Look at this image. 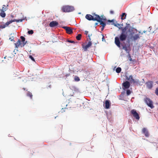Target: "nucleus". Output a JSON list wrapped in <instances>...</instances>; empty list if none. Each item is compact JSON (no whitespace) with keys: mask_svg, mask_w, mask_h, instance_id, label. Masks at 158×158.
I'll use <instances>...</instances> for the list:
<instances>
[{"mask_svg":"<svg viewBox=\"0 0 158 158\" xmlns=\"http://www.w3.org/2000/svg\"><path fill=\"white\" fill-rule=\"evenodd\" d=\"M127 27L125 26L124 27H121L120 28L122 32L119 36V37H116L115 38V43L116 45L119 48L121 47L120 41H125L127 36Z\"/></svg>","mask_w":158,"mask_h":158,"instance_id":"f257e3e1","label":"nucleus"},{"mask_svg":"<svg viewBox=\"0 0 158 158\" xmlns=\"http://www.w3.org/2000/svg\"><path fill=\"white\" fill-rule=\"evenodd\" d=\"M93 16L91 15L87 14L85 16V18L89 20L97 21L98 22L100 19L99 15L94 14Z\"/></svg>","mask_w":158,"mask_h":158,"instance_id":"f03ea898","label":"nucleus"},{"mask_svg":"<svg viewBox=\"0 0 158 158\" xmlns=\"http://www.w3.org/2000/svg\"><path fill=\"white\" fill-rule=\"evenodd\" d=\"M74 10V7L69 6H63L62 8V10L63 12H71Z\"/></svg>","mask_w":158,"mask_h":158,"instance_id":"7ed1b4c3","label":"nucleus"},{"mask_svg":"<svg viewBox=\"0 0 158 158\" xmlns=\"http://www.w3.org/2000/svg\"><path fill=\"white\" fill-rule=\"evenodd\" d=\"M144 101L148 106L151 108L152 109L154 106L153 105V102L149 98H146L144 99Z\"/></svg>","mask_w":158,"mask_h":158,"instance_id":"20e7f679","label":"nucleus"},{"mask_svg":"<svg viewBox=\"0 0 158 158\" xmlns=\"http://www.w3.org/2000/svg\"><path fill=\"white\" fill-rule=\"evenodd\" d=\"M26 44V42L23 43L19 39L18 40L16 43L15 44V48H18V47L21 48L23 47Z\"/></svg>","mask_w":158,"mask_h":158,"instance_id":"39448f33","label":"nucleus"},{"mask_svg":"<svg viewBox=\"0 0 158 158\" xmlns=\"http://www.w3.org/2000/svg\"><path fill=\"white\" fill-rule=\"evenodd\" d=\"M131 113L136 119L137 120L139 119L140 117L139 115L135 110L134 109L132 110L131 111Z\"/></svg>","mask_w":158,"mask_h":158,"instance_id":"423d86ee","label":"nucleus"},{"mask_svg":"<svg viewBox=\"0 0 158 158\" xmlns=\"http://www.w3.org/2000/svg\"><path fill=\"white\" fill-rule=\"evenodd\" d=\"M92 44L91 42H89L87 44L85 45L84 44L82 45V47L84 51H86L90 47Z\"/></svg>","mask_w":158,"mask_h":158,"instance_id":"0eeeda50","label":"nucleus"},{"mask_svg":"<svg viewBox=\"0 0 158 158\" xmlns=\"http://www.w3.org/2000/svg\"><path fill=\"white\" fill-rule=\"evenodd\" d=\"M147 88L149 89H151L153 86V82L152 81H148L146 83Z\"/></svg>","mask_w":158,"mask_h":158,"instance_id":"6e6552de","label":"nucleus"},{"mask_svg":"<svg viewBox=\"0 0 158 158\" xmlns=\"http://www.w3.org/2000/svg\"><path fill=\"white\" fill-rule=\"evenodd\" d=\"M123 88L124 89H127L129 88L130 84L129 81H126L123 83Z\"/></svg>","mask_w":158,"mask_h":158,"instance_id":"1a4fd4ad","label":"nucleus"},{"mask_svg":"<svg viewBox=\"0 0 158 158\" xmlns=\"http://www.w3.org/2000/svg\"><path fill=\"white\" fill-rule=\"evenodd\" d=\"M63 28L65 30L67 33L70 34L73 32L72 29L68 27H63Z\"/></svg>","mask_w":158,"mask_h":158,"instance_id":"9d476101","label":"nucleus"},{"mask_svg":"<svg viewBox=\"0 0 158 158\" xmlns=\"http://www.w3.org/2000/svg\"><path fill=\"white\" fill-rule=\"evenodd\" d=\"M23 20V19H13V20H10L9 21L7 22V25H8L11 23H12L14 22H22Z\"/></svg>","mask_w":158,"mask_h":158,"instance_id":"9b49d317","label":"nucleus"},{"mask_svg":"<svg viewBox=\"0 0 158 158\" xmlns=\"http://www.w3.org/2000/svg\"><path fill=\"white\" fill-rule=\"evenodd\" d=\"M58 24V23L56 21H52L50 23L49 26L50 27H54L57 26Z\"/></svg>","mask_w":158,"mask_h":158,"instance_id":"f8f14e48","label":"nucleus"},{"mask_svg":"<svg viewBox=\"0 0 158 158\" xmlns=\"http://www.w3.org/2000/svg\"><path fill=\"white\" fill-rule=\"evenodd\" d=\"M127 79L131 83H133V84L135 83V80L133 78V77L132 75H130L129 77L127 78Z\"/></svg>","mask_w":158,"mask_h":158,"instance_id":"ddd939ff","label":"nucleus"},{"mask_svg":"<svg viewBox=\"0 0 158 158\" xmlns=\"http://www.w3.org/2000/svg\"><path fill=\"white\" fill-rule=\"evenodd\" d=\"M101 19H100L98 21V22L100 23V25H101L102 27V28L101 29L102 31L103 30L104 27L106 26V23L103 21H102Z\"/></svg>","mask_w":158,"mask_h":158,"instance_id":"4468645a","label":"nucleus"},{"mask_svg":"<svg viewBox=\"0 0 158 158\" xmlns=\"http://www.w3.org/2000/svg\"><path fill=\"white\" fill-rule=\"evenodd\" d=\"M139 35V34H135L134 36H131V38L133 40L135 41L140 38Z\"/></svg>","mask_w":158,"mask_h":158,"instance_id":"2eb2a0df","label":"nucleus"},{"mask_svg":"<svg viewBox=\"0 0 158 158\" xmlns=\"http://www.w3.org/2000/svg\"><path fill=\"white\" fill-rule=\"evenodd\" d=\"M5 60H3V61H5L6 62H10L12 58L11 57L7 56H6L4 57Z\"/></svg>","mask_w":158,"mask_h":158,"instance_id":"dca6fc26","label":"nucleus"},{"mask_svg":"<svg viewBox=\"0 0 158 158\" xmlns=\"http://www.w3.org/2000/svg\"><path fill=\"white\" fill-rule=\"evenodd\" d=\"M142 132L144 134L146 137H148L149 135V134L148 131L145 128H143L142 130Z\"/></svg>","mask_w":158,"mask_h":158,"instance_id":"f3484780","label":"nucleus"},{"mask_svg":"<svg viewBox=\"0 0 158 158\" xmlns=\"http://www.w3.org/2000/svg\"><path fill=\"white\" fill-rule=\"evenodd\" d=\"M135 29L134 28L130 27V29L128 30V32L130 33V35H132L134 33V32L133 31Z\"/></svg>","mask_w":158,"mask_h":158,"instance_id":"a211bd4d","label":"nucleus"},{"mask_svg":"<svg viewBox=\"0 0 158 158\" xmlns=\"http://www.w3.org/2000/svg\"><path fill=\"white\" fill-rule=\"evenodd\" d=\"M128 48H130V46L127 47L126 45H123V48L127 52L129 53V51H128Z\"/></svg>","mask_w":158,"mask_h":158,"instance_id":"6ab92c4d","label":"nucleus"},{"mask_svg":"<svg viewBox=\"0 0 158 158\" xmlns=\"http://www.w3.org/2000/svg\"><path fill=\"white\" fill-rule=\"evenodd\" d=\"M8 25H7V22L5 24H2V23H0V28L3 29L8 26Z\"/></svg>","mask_w":158,"mask_h":158,"instance_id":"aec40b11","label":"nucleus"},{"mask_svg":"<svg viewBox=\"0 0 158 158\" xmlns=\"http://www.w3.org/2000/svg\"><path fill=\"white\" fill-rule=\"evenodd\" d=\"M110 107V102L109 101L106 100L105 102V108L108 109Z\"/></svg>","mask_w":158,"mask_h":158,"instance_id":"412c9836","label":"nucleus"},{"mask_svg":"<svg viewBox=\"0 0 158 158\" xmlns=\"http://www.w3.org/2000/svg\"><path fill=\"white\" fill-rule=\"evenodd\" d=\"M100 19H101L102 21H103V22H104L106 23V22L107 21V19L106 18V17L104 16L103 15H102L101 16H100Z\"/></svg>","mask_w":158,"mask_h":158,"instance_id":"4be33fe9","label":"nucleus"},{"mask_svg":"<svg viewBox=\"0 0 158 158\" xmlns=\"http://www.w3.org/2000/svg\"><path fill=\"white\" fill-rule=\"evenodd\" d=\"M135 83H136L137 84H138L139 85H142L143 84V82L141 81L138 79H135Z\"/></svg>","mask_w":158,"mask_h":158,"instance_id":"5701e85b","label":"nucleus"},{"mask_svg":"<svg viewBox=\"0 0 158 158\" xmlns=\"http://www.w3.org/2000/svg\"><path fill=\"white\" fill-rule=\"evenodd\" d=\"M7 9V7L5 5H3L2 6V8L0 9V11H5Z\"/></svg>","mask_w":158,"mask_h":158,"instance_id":"b1692460","label":"nucleus"},{"mask_svg":"<svg viewBox=\"0 0 158 158\" xmlns=\"http://www.w3.org/2000/svg\"><path fill=\"white\" fill-rule=\"evenodd\" d=\"M27 96L30 97L31 99L32 98L33 95L32 93L29 91H28L27 94Z\"/></svg>","mask_w":158,"mask_h":158,"instance_id":"393cba45","label":"nucleus"},{"mask_svg":"<svg viewBox=\"0 0 158 158\" xmlns=\"http://www.w3.org/2000/svg\"><path fill=\"white\" fill-rule=\"evenodd\" d=\"M1 12L0 13V16L2 18H4L6 16V14L4 12L5 11H1Z\"/></svg>","mask_w":158,"mask_h":158,"instance_id":"a878e982","label":"nucleus"},{"mask_svg":"<svg viewBox=\"0 0 158 158\" xmlns=\"http://www.w3.org/2000/svg\"><path fill=\"white\" fill-rule=\"evenodd\" d=\"M81 34H78L76 37V39L78 40H80L81 39Z\"/></svg>","mask_w":158,"mask_h":158,"instance_id":"bb28decb","label":"nucleus"},{"mask_svg":"<svg viewBox=\"0 0 158 158\" xmlns=\"http://www.w3.org/2000/svg\"><path fill=\"white\" fill-rule=\"evenodd\" d=\"M20 38L22 40L21 41L22 42H23V43L26 42V44H27V41H25V37H23V36H21Z\"/></svg>","mask_w":158,"mask_h":158,"instance_id":"cd10ccee","label":"nucleus"},{"mask_svg":"<svg viewBox=\"0 0 158 158\" xmlns=\"http://www.w3.org/2000/svg\"><path fill=\"white\" fill-rule=\"evenodd\" d=\"M126 14L125 13H123L122 15H121V19H124L126 18Z\"/></svg>","mask_w":158,"mask_h":158,"instance_id":"c85d7f7f","label":"nucleus"},{"mask_svg":"<svg viewBox=\"0 0 158 158\" xmlns=\"http://www.w3.org/2000/svg\"><path fill=\"white\" fill-rule=\"evenodd\" d=\"M121 71V69L120 67H118L116 70V72L118 73H120Z\"/></svg>","mask_w":158,"mask_h":158,"instance_id":"c756f323","label":"nucleus"},{"mask_svg":"<svg viewBox=\"0 0 158 158\" xmlns=\"http://www.w3.org/2000/svg\"><path fill=\"white\" fill-rule=\"evenodd\" d=\"M33 31L32 30H31L28 31V33L29 34L32 35L33 33Z\"/></svg>","mask_w":158,"mask_h":158,"instance_id":"7c9ffc66","label":"nucleus"},{"mask_svg":"<svg viewBox=\"0 0 158 158\" xmlns=\"http://www.w3.org/2000/svg\"><path fill=\"white\" fill-rule=\"evenodd\" d=\"M129 55V60L130 61H135V60H132L131 57V56H130V54H128Z\"/></svg>","mask_w":158,"mask_h":158,"instance_id":"2f4dec72","label":"nucleus"},{"mask_svg":"<svg viewBox=\"0 0 158 158\" xmlns=\"http://www.w3.org/2000/svg\"><path fill=\"white\" fill-rule=\"evenodd\" d=\"M74 79L75 81H79L80 79L79 77L77 76H75L74 78Z\"/></svg>","mask_w":158,"mask_h":158,"instance_id":"473e14b6","label":"nucleus"},{"mask_svg":"<svg viewBox=\"0 0 158 158\" xmlns=\"http://www.w3.org/2000/svg\"><path fill=\"white\" fill-rule=\"evenodd\" d=\"M131 93V92L130 90L128 89L127 91V95H129Z\"/></svg>","mask_w":158,"mask_h":158,"instance_id":"72a5a7b5","label":"nucleus"},{"mask_svg":"<svg viewBox=\"0 0 158 158\" xmlns=\"http://www.w3.org/2000/svg\"><path fill=\"white\" fill-rule=\"evenodd\" d=\"M67 41L69 43H71L75 44V42L73 41H72V40H68Z\"/></svg>","mask_w":158,"mask_h":158,"instance_id":"f704fd0d","label":"nucleus"},{"mask_svg":"<svg viewBox=\"0 0 158 158\" xmlns=\"http://www.w3.org/2000/svg\"><path fill=\"white\" fill-rule=\"evenodd\" d=\"M65 110H67V108H65L64 109V108H62L61 109V110L60 111L61 113H63L64 112H65Z\"/></svg>","mask_w":158,"mask_h":158,"instance_id":"c9c22d12","label":"nucleus"},{"mask_svg":"<svg viewBox=\"0 0 158 158\" xmlns=\"http://www.w3.org/2000/svg\"><path fill=\"white\" fill-rule=\"evenodd\" d=\"M29 57L33 61H35V60L34 58L31 55H30Z\"/></svg>","mask_w":158,"mask_h":158,"instance_id":"e433bc0d","label":"nucleus"},{"mask_svg":"<svg viewBox=\"0 0 158 158\" xmlns=\"http://www.w3.org/2000/svg\"><path fill=\"white\" fill-rule=\"evenodd\" d=\"M14 38L13 36H12L11 37H10L9 40H10L11 41H14Z\"/></svg>","mask_w":158,"mask_h":158,"instance_id":"4c0bfd02","label":"nucleus"},{"mask_svg":"<svg viewBox=\"0 0 158 158\" xmlns=\"http://www.w3.org/2000/svg\"><path fill=\"white\" fill-rule=\"evenodd\" d=\"M156 95H158V88H157L156 89Z\"/></svg>","mask_w":158,"mask_h":158,"instance_id":"58836bf2","label":"nucleus"},{"mask_svg":"<svg viewBox=\"0 0 158 158\" xmlns=\"http://www.w3.org/2000/svg\"><path fill=\"white\" fill-rule=\"evenodd\" d=\"M110 12L111 14H113L114 13V11L113 10H110Z\"/></svg>","mask_w":158,"mask_h":158,"instance_id":"ea45409f","label":"nucleus"},{"mask_svg":"<svg viewBox=\"0 0 158 158\" xmlns=\"http://www.w3.org/2000/svg\"><path fill=\"white\" fill-rule=\"evenodd\" d=\"M87 40L89 41V42H91V39L90 37H89V38H88Z\"/></svg>","mask_w":158,"mask_h":158,"instance_id":"a19ab883","label":"nucleus"},{"mask_svg":"<svg viewBox=\"0 0 158 158\" xmlns=\"http://www.w3.org/2000/svg\"><path fill=\"white\" fill-rule=\"evenodd\" d=\"M88 32L87 31H85V34L86 35H88Z\"/></svg>","mask_w":158,"mask_h":158,"instance_id":"79ce46f5","label":"nucleus"},{"mask_svg":"<svg viewBox=\"0 0 158 158\" xmlns=\"http://www.w3.org/2000/svg\"><path fill=\"white\" fill-rule=\"evenodd\" d=\"M152 28V27L151 26V27H149L148 28V29H149V30H148V31L150 32V31H151V28Z\"/></svg>","mask_w":158,"mask_h":158,"instance_id":"37998d69","label":"nucleus"},{"mask_svg":"<svg viewBox=\"0 0 158 158\" xmlns=\"http://www.w3.org/2000/svg\"><path fill=\"white\" fill-rule=\"evenodd\" d=\"M113 21V20H107V22H112Z\"/></svg>","mask_w":158,"mask_h":158,"instance_id":"c03bdc74","label":"nucleus"},{"mask_svg":"<svg viewBox=\"0 0 158 158\" xmlns=\"http://www.w3.org/2000/svg\"><path fill=\"white\" fill-rule=\"evenodd\" d=\"M91 35H92V34H89L88 35V37H90V36H91Z\"/></svg>","mask_w":158,"mask_h":158,"instance_id":"a18cd8bd","label":"nucleus"},{"mask_svg":"<svg viewBox=\"0 0 158 158\" xmlns=\"http://www.w3.org/2000/svg\"><path fill=\"white\" fill-rule=\"evenodd\" d=\"M146 32V31H143V32L144 33H145Z\"/></svg>","mask_w":158,"mask_h":158,"instance_id":"49530a36","label":"nucleus"},{"mask_svg":"<svg viewBox=\"0 0 158 158\" xmlns=\"http://www.w3.org/2000/svg\"><path fill=\"white\" fill-rule=\"evenodd\" d=\"M23 90H26V88H23Z\"/></svg>","mask_w":158,"mask_h":158,"instance_id":"de8ad7c7","label":"nucleus"},{"mask_svg":"<svg viewBox=\"0 0 158 158\" xmlns=\"http://www.w3.org/2000/svg\"><path fill=\"white\" fill-rule=\"evenodd\" d=\"M156 83H157V84H158V81H156Z\"/></svg>","mask_w":158,"mask_h":158,"instance_id":"09e8293b","label":"nucleus"},{"mask_svg":"<svg viewBox=\"0 0 158 158\" xmlns=\"http://www.w3.org/2000/svg\"><path fill=\"white\" fill-rule=\"evenodd\" d=\"M114 25L115 26H117L116 24H114Z\"/></svg>","mask_w":158,"mask_h":158,"instance_id":"8fccbe9b","label":"nucleus"},{"mask_svg":"<svg viewBox=\"0 0 158 158\" xmlns=\"http://www.w3.org/2000/svg\"><path fill=\"white\" fill-rule=\"evenodd\" d=\"M97 24H98V23H95V25H97Z\"/></svg>","mask_w":158,"mask_h":158,"instance_id":"3c124183","label":"nucleus"},{"mask_svg":"<svg viewBox=\"0 0 158 158\" xmlns=\"http://www.w3.org/2000/svg\"><path fill=\"white\" fill-rule=\"evenodd\" d=\"M104 38V37H102V40H103V38Z\"/></svg>","mask_w":158,"mask_h":158,"instance_id":"603ef678","label":"nucleus"},{"mask_svg":"<svg viewBox=\"0 0 158 158\" xmlns=\"http://www.w3.org/2000/svg\"><path fill=\"white\" fill-rule=\"evenodd\" d=\"M118 25H119V24H117Z\"/></svg>","mask_w":158,"mask_h":158,"instance_id":"864d4df0","label":"nucleus"}]
</instances>
